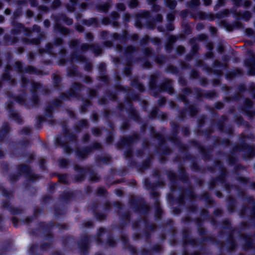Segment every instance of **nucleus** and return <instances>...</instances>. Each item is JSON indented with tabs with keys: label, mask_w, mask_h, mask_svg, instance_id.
<instances>
[{
	"label": "nucleus",
	"mask_w": 255,
	"mask_h": 255,
	"mask_svg": "<svg viewBox=\"0 0 255 255\" xmlns=\"http://www.w3.org/2000/svg\"><path fill=\"white\" fill-rule=\"evenodd\" d=\"M61 20L64 21L67 25H71L73 23V20L63 14H61L57 18V23L55 24L54 26L55 30L59 31L62 34H67L69 33V30L58 23V22Z\"/></svg>",
	"instance_id": "nucleus-1"
},
{
	"label": "nucleus",
	"mask_w": 255,
	"mask_h": 255,
	"mask_svg": "<svg viewBox=\"0 0 255 255\" xmlns=\"http://www.w3.org/2000/svg\"><path fill=\"white\" fill-rule=\"evenodd\" d=\"M90 48V45L87 43L82 44L78 50V52H84L87 51ZM78 51L74 52L71 55V59L72 61L84 62L86 58L82 55H79Z\"/></svg>",
	"instance_id": "nucleus-2"
},
{
	"label": "nucleus",
	"mask_w": 255,
	"mask_h": 255,
	"mask_svg": "<svg viewBox=\"0 0 255 255\" xmlns=\"http://www.w3.org/2000/svg\"><path fill=\"white\" fill-rule=\"evenodd\" d=\"M250 57L245 62L247 66L249 67V73L250 75H255V56L252 51L249 52Z\"/></svg>",
	"instance_id": "nucleus-3"
},
{
	"label": "nucleus",
	"mask_w": 255,
	"mask_h": 255,
	"mask_svg": "<svg viewBox=\"0 0 255 255\" xmlns=\"http://www.w3.org/2000/svg\"><path fill=\"white\" fill-rule=\"evenodd\" d=\"M161 90L166 91L169 94L173 92V89L172 87L171 82L167 80H166L161 86Z\"/></svg>",
	"instance_id": "nucleus-4"
},
{
	"label": "nucleus",
	"mask_w": 255,
	"mask_h": 255,
	"mask_svg": "<svg viewBox=\"0 0 255 255\" xmlns=\"http://www.w3.org/2000/svg\"><path fill=\"white\" fill-rule=\"evenodd\" d=\"M75 169L77 171L79 170V172L81 173L80 176L75 177V180L77 182L82 181L84 179V175L85 174V169L82 168L78 165H75Z\"/></svg>",
	"instance_id": "nucleus-5"
},
{
	"label": "nucleus",
	"mask_w": 255,
	"mask_h": 255,
	"mask_svg": "<svg viewBox=\"0 0 255 255\" xmlns=\"http://www.w3.org/2000/svg\"><path fill=\"white\" fill-rule=\"evenodd\" d=\"M207 13L201 11H198L192 14V17L195 18H199L201 20L207 19Z\"/></svg>",
	"instance_id": "nucleus-6"
},
{
	"label": "nucleus",
	"mask_w": 255,
	"mask_h": 255,
	"mask_svg": "<svg viewBox=\"0 0 255 255\" xmlns=\"http://www.w3.org/2000/svg\"><path fill=\"white\" fill-rule=\"evenodd\" d=\"M90 151L91 149L90 148H87L84 149H78L77 151V154L79 157L84 158L87 156Z\"/></svg>",
	"instance_id": "nucleus-7"
},
{
	"label": "nucleus",
	"mask_w": 255,
	"mask_h": 255,
	"mask_svg": "<svg viewBox=\"0 0 255 255\" xmlns=\"http://www.w3.org/2000/svg\"><path fill=\"white\" fill-rule=\"evenodd\" d=\"M236 14L238 17H241L246 20H249L252 17V14L249 11H246L244 12H239Z\"/></svg>",
	"instance_id": "nucleus-8"
},
{
	"label": "nucleus",
	"mask_w": 255,
	"mask_h": 255,
	"mask_svg": "<svg viewBox=\"0 0 255 255\" xmlns=\"http://www.w3.org/2000/svg\"><path fill=\"white\" fill-rule=\"evenodd\" d=\"M78 0H70V3L66 5V7L68 11L73 12L75 10Z\"/></svg>",
	"instance_id": "nucleus-9"
},
{
	"label": "nucleus",
	"mask_w": 255,
	"mask_h": 255,
	"mask_svg": "<svg viewBox=\"0 0 255 255\" xmlns=\"http://www.w3.org/2000/svg\"><path fill=\"white\" fill-rule=\"evenodd\" d=\"M82 85L78 83H75L70 91V95L71 96H75L76 95V91L80 90Z\"/></svg>",
	"instance_id": "nucleus-10"
},
{
	"label": "nucleus",
	"mask_w": 255,
	"mask_h": 255,
	"mask_svg": "<svg viewBox=\"0 0 255 255\" xmlns=\"http://www.w3.org/2000/svg\"><path fill=\"white\" fill-rule=\"evenodd\" d=\"M132 85L137 88L140 92H143L144 90V86L141 84L138 83L137 79L133 80Z\"/></svg>",
	"instance_id": "nucleus-11"
},
{
	"label": "nucleus",
	"mask_w": 255,
	"mask_h": 255,
	"mask_svg": "<svg viewBox=\"0 0 255 255\" xmlns=\"http://www.w3.org/2000/svg\"><path fill=\"white\" fill-rule=\"evenodd\" d=\"M110 3H106L103 4H100L98 6V8L104 12H107L109 8L111 6Z\"/></svg>",
	"instance_id": "nucleus-12"
},
{
	"label": "nucleus",
	"mask_w": 255,
	"mask_h": 255,
	"mask_svg": "<svg viewBox=\"0 0 255 255\" xmlns=\"http://www.w3.org/2000/svg\"><path fill=\"white\" fill-rule=\"evenodd\" d=\"M177 4L174 0H165V5L171 9H174Z\"/></svg>",
	"instance_id": "nucleus-13"
},
{
	"label": "nucleus",
	"mask_w": 255,
	"mask_h": 255,
	"mask_svg": "<svg viewBox=\"0 0 255 255\" xmlns=\"http://www.w3.org/2000/svg\"><path fill=\"white\" fill-rule=\"evenodd\" d=\"M26 44H32L34 45H38L40 43V39L39 38H34L32 39H26L24 41Z\"/></svg>",
	"instance_id": "nucleus-14"
},
{
	"label": "nucleus",
	"mask_w": 255,
	"mask_h": 255,
	"mask_svg": "<svg viewBox=\"0 0 255 255\" xmlns=\"http://www.w3.org/2000/svg\"><path fill=\"white\" fill-rule=\"evenodd\" d=\"M189 7L194 8L198 6L200 4V0H191V1L188 3Z\"/></svg>",
	"instance_id": "nucleus-15"
},
{
	"label": "nucleus",
	"mask_w": 255,
	"mask_h": 255,
	"mask_svg": "<svg viewBox=\"0 0 255 255\" xmlns=\"http://www.w3.org/2000/svg\"><path fill=\"white\" fill-rule=\"evenodd\" d=\"M176 40L175 37L171 36L169 37V43L166 45L167 49H171L172 48V44L174 43Z\"/></svg>",
	"instance_id": "nucleus-16"
},
{
	"label": "nucleus",
	"mask_w": 255,
	"mask_h": 255,
	"mask_svg": "<svg viewBox=\"0 0 255 255\" xmlns=\"http://www.w3.org/2000/svg\"><path fill=\"white\" fill-rule=\"evenodd\" d=\"M84 24L87 25H91L94 24H97V20L96 18H91L89 20H86L84 21Z\"/></svg>",
	"instance_id": "nucleus-17"
},
{
	"label": "nucleus",
	"mask_w": 255,
	"mask_h": 255,
	"mask_svg": "<svg viewBox=\"0 0 255 255\" xmlns=\"http://www.w3.org/2000/svg\"><path fill=\"white\" fill-rule=\"evenodd\" d=\"M80 44V41L77 39L71 40L69 43V46L71 48L76 47Z\"/></svg>",
	"instance_id": "nucleus-18"
},
{
	"label": "nucleus",
	"mask_w": 255,
	"mask_h": 255,
	"mask_svg": "<svg viewBox=\"0 0 255 255\" xmlns=\"http://www.w3.org/2000/svg\"><path fill=\"white\" fill-rule=\"evenodd\" d=\"M53 47V45L51 43H49L47 44L46 46L45 49H41L40 50V52H51L52 48Z\"/></svg>",
	"instance_id": "nucleus-19"
},
{
	"label": "nucleus",
	"mask_w": 255,
	"mask_h": 255,
	"mask_svg": "<svg viewBox=\"0 0 255 255\" xmlns=\"http://www.w3.org/2000/svg\"><path fill=\"white\" fill-rule=\"evenodd\" d=\"M156 77L155 75H152L151 76L150 81V87L151 88L155 87L156 85Z\"/></svg>",
	"instance_id": "nucleus-20"
},
{
	"label": "nucleus",
	"mask_w": 255,
	"mask_h": 255,
	"mask_svg": "<svg viewBox=\"0 0 255 255\" xmlns=\"http://www.w3.org/2000/svg\"><path fill=\"white\" fill-rule=\"evenodd\" d=\"M19 170L22 172L26 173L29 171V166L27 165H21L19 166Z\"/></svg>",
	"instance_id": "nucleus-21"
},
{
	"label": "nucleus",
	"mask_w": 255,
	"mask_h": 255,
	"mask_svg": "<svg viewBox=\"0 0 255 255\" xmlns=\"http://www.w3.org/2000/svg\"><path fill=\"white\" fill-rule=\"evenodd\" d=\"M91 47L93 48L94 52L97 54L99 55L102 52V50L99 46L91 45Z\"/></svg>",
	"instance_id": "nucleus-22"
},
{
	"label": "nucleus",
	"mask_w": 255,
	"mask_h": 255,
	"mask_svg": "<svg viewBox=\"0 0 255 255\" xmlns=\"http://www.w3.org/2000/svg\"><path fill=\"white\" fill-rule=\"evenodd\" d=\"M15 68L18 72L22 71V65L21 62L17 61L15 62Z\"/></svg>",
	"instance_id": "nucleus-23"
},
{
	"label": "nucleus",
	"mask_w": 255,
	"mask_h": 255,
	"mask_svg": "<svg viewBox=\"0 0 255 255\" xmlns=\"http://www.w3.org/2000/svg\"><path fill=\"white\" fill-rule=\"evenodd\" d=\"M116 7L119 10L124 11L126 9V6L123 3H118L116 4Z\"/></svg>",
	"instance_id": "nucleus-24"
},
{
	"label": "nucleus",
	"mask_w": 255,
	"mask_h": 255,
	"mask_svg": "<svg viewBox=\"0 0 255 255\" xmlns=\"http://www.w3.org/2000/svg\"><path fill=\"white\" fill-rule=\"evenodd\" d=\"M139 2L137 0H131L129 3V7L134 8L138 5Z\"/></svg>",
	"instance_id": "nucleus-25"
},
{
	"label": "nucleus",
	"mask_w": 255,
	"mask_h": 255,
	"mask_svg": "<svg viewBox=\"0 0 255 255\" xmlns=\"http://www.w3.org/2000/svg\"><path fill=\"white\" fill-rule=\"evenodd\" d=\"M68 164L67 160L65 159H61L59 160V165L60 166L64 167H66Z\"/></svg>",
	"instance_id": "nucleus-26"
},
{
	"label": "nucleus",
	"mask_w": 255,
	"mask_h": 255,
	"mask_svg": "<svg viewBox=\"0 0 255 255\" xmlns=\"http://www.w3.org/2000/svg\"><path fill=\"white\" fill-rule=\"evenodd\" d=\"M150 12L148 11H144L140 13H138L137 16L140 18H145L149 16Z\"/></svg>",
	"instance_id": "nucleus-27"
},
{
	"label": "nucleus",
	"mask_w": 255,
	"mask_h": 255,
	"mask_svg": "<svg viewBox=\"0 0 255 255\" xmlns=\"http://www.w3.org/2000/svg\"><path fill=\"white\" fill-rule=\"evenodd\" d=\"M60 82V78L57 75H54L53 76V82L55 84L56 86H58V84Z\"/></svg>",
	"instance_id": "nucleus-28"
},
{
	"label": "nucleus",
	"mask_w": 255,
	"mask_h": 255,
	"mask_svg": "<svg viewBox=\"0 0 255 255\" xmlns=\"http://www.w3.org/2000/svg\"><path fill=\"white\" fill-rule=\"evenodd\" d=\"M25 71L27 73H34L35 72V69L33 67L30 66H28L25 69Z\"/></svg>",
	"instance_id": "nucleus-29"
},
{
	"label": "nucleus",
	"mask_w": 255,
	"mask_h": 255,
	"mask_svg": "<svg viewBox=\"0 0 255 255\" xmlns=\"http://www.w3.org/2000/svg\"><path fill=\"white\" fill-rule=\"evenodd\" d=\"M59 180L64 183H67V176L65 175H62L59 176Z\"/></svg>",
	"instance_id": "nucleus-30"
},
{
	"label": "nucleus",
	"mask_w": 255,
	"mask_h": 255,
	"mask_svg": "<svg viewBox=\"0 0 255 255\" xmlns=\"http://www.w3.org/2000/svg\"><path fill=\"white\" fill-rule=\"evenodd\" d=\"M32 87L34 89V90L36 91L39 88H41L42 87L41 84L38 83H32Z\"/></svg>",
	"instance_id": "nucleus-31"
},
{
	"label": "nucleus",
	"mask_w": 255,
	"mask_h": 255,
	"mask_svg": "<svg viewBox=\"0 0 255 255\" xmlns=\"http://www.w3.org/2000/svg\"><path fill=\"white\" fill-rule=\"evenodd\" d=\"M62 42H63V40H62V39H61L60 38H56L54 41V45L56 46H58V45H61L62 43Z\"/></svg>",
	"instance_id": "nucleus-32"
},
{
	"label": "nucleus",
	"mask_w": 255,
	"mask_h": 255,
	"mask_svg": "<svg viewBox=\"0 0 255 255\" xmlns=\"http://www.w3.org/2000/svg\"><path fill=\"white\" fill-rule=\"evenodd\" d=\"M245 104L247 108H251L253 105V102L251 100L247 99L245 102Z\"/></svg>",
	"instance_id": "nucleus-33"
},
{
	"label": "nucleus",
	"mask_w": 255,
	"mask_h": 255,
	"mask_svg": "<svg viewBox=\"0 0 255 255\" xmlns=\"http://www.w3.org/2000/svg\"><path fill=\"white\" fill-rule=\"evenodd\" d=\"M111 17L114 19H118V18H119L120 17V15L116 11H113L111 13Z\"/></svg>",
	"instance_id": "nucleus-34"
},
{
	"label": "nucleus",
	"mask_w": 255,
	"mask_h": 255,
	"mask_svg": "<svg viewBox=\"0 0 255 255\" xmlns=\"http://www.w3.org/2000/svg\"><path fill=\"white\" fill-rule=\"evenodd\" d=\"M177 52L178 54H181L185 52V48L182 46H179L177 48Z\"/></svg>",
	"instance_id": "nucleus-35"
},
{
	"label": "nucleus",
	"mask_w": 255,
	"mask_h": 255,
	"mask_svg": "<svg viewBox=\"0 0 255 255\" xmlns=\"http://www.w3.org/2000/svg\"><path fill=\"white\" fill-rule=\"evenodd\" d=\"M215 18V14L211 13H207V19H208L209 20L212 21L214 20Z\"/></svg>",
	"instance_id": "nucleus-36"
},
{
	"label": "nucleus",
	"mask_w": 255,
	"mask_h": 255,
	"mask_svg": "<svg viewBox=\"0 0 255 255\" xmlns=\"http://www.w3.org/2000/svg\"><path fill=\"white\" fill-rule=\"evenodd\" d=\"M135 51V48L132 46H129L126 49V52L128 53H131Z\"/></svg>",
	"instance_id": "nucleus-37"
},
{
	"label": "nucleus",
	"mask_w": 255,
	"mask_h": 255,
	"mask_svg": "<svg viewBox=\"0 0 255 255\" xmlns=\"http://www.w3.org/2000/svg\"><path fill=\"white\" fill-rule=\"evenodd\" d=\"M190 111L192 116L195 115L198 112L197 109L193 106L190 107Z\"/></svg>",
	"instance_id": "nucleus-38"
},
{
	"label": "nucleus",
	"mask_w": 255,
	"mask_h": 255,
	"mask_svg": "<svg viewBox=\"0 0 255 255\" xmlns=\"http://www.w3.org/2000/svg\"><path fill=\"white\" fill-rule=\"evenodd\" d=\"M85 37H86V38L87 39V40H89V41H92L93 39V34L90 32L87 33L86 34Z\"/></svg>",
	"instance_id": "nucleus-39"
},
{
	"label": "nucleus",
	"mask_w": 255,
	"mask_h": 255,
	"mask_svg": "<svg viewBox=\"0 0 255 255\" xmlns=\"http://www.w3.org/2000/svg\"><path fill=\"white\" fill-rule=\"evenodd\" d=\"M68 74L71 76H74L77 75V71L75 69H71L69 70Z\"/></svg>",
	"instance_id": "nucleus-40"
},
{
	"label": "nucleus",
	"mask_w": 255,
	"mask_h": 255,
	"mask_svg": "<svg viewBox=\"0 0 255 255\" xmlns=\"http://www.w3.org/2000/svg\"><path fill=\"white\" fill-rule=\"evenodd\" d=\"M91 179L93 181H97L99 179V177L96 174H93L91 175Z\"/></svg>",
	"instance_id": "nucleus-41"
},
{
	"label": "nucleus",
	"mask_w": 255,
	"mask_h": 255,
	"mask_svg": "<svg viewBox=\"0 0 255 255\" xmlns=\"http://www.w3.org/2000/svg\"><path fill=\"white\" fill-rule=\"evenodd\" d=\"M16 2V4L19 6L25 5L26 4V1L25 0H18Z\"/></svg>",
	"instance_id": "nucleus-42"
},
{
	"label": "nucleus",
	"mask_w": 255,
	"mask_h": 255,
	"mask_svg": "<svg viewBox=\"0 0 255 255\" xmlns=\"http://www.w3.org/2000/svg\"><path fill=\"white\" fill-rule=\"evenodd\" d=\"M242 1V0H232L233 4L237 6L241 5Z\"/></svg>",
	"instance_id": "nucleus-43"
},
{
	"label": "nucleus",
	"mask_w": 255,
	"mask_h": 255,
	"mask_svg": "<svg viewBox=\"0 0 255 255\" xmlns=\"http://www.w3.org/2000/svg\"><path fill=\"white\" fill-rule=\"evenodd\" d=\"M157 113H158V110L157 109H155L153 110L151 112V113L150 114V117L151 118H154L157 114Z\"/></svg>",
	"instance_id": "nucleus-44"
},
{
	"label": "nucleus",
	"mask_w": 255,
	"mask_h": 255,
	"mask_svg": "<svg viewBox=\"0 0 255 255\" xmlns=\"http://www.w3.org/2000/svg\"><path fill=\"white\" fill-rule=\"evenodd\" d=\"M61 4V2L59 0H55L54 1L53 3V6L54 7H58Z\"/></svg>",
	"instance_id": "nucleus-45"
},
{
	"label": "nucleus",
	"mask_w": 255,
	"mask_h": 255,
	"mask_svg": "<svg viewBox=\"0 0 255 255\" xmlns=\"http://www.w3.org/2000/svg\"><path fill=\"white\" fill-rule=\"evenodd\" d=\"M12 116H13V119L17 120L18 122H21V119L19 118L18 115L16 113L12 114Z\"/></svg>",
	"instance_id": "nucleus-46"
},
{
	"label": "nucleus",
	"mask_w": 255,
	"mask_h": 255,
	"mask_svg": "<svg viewBox=\"0 0 255 255\" xmlns=\"http://www.w3.org/2000/svg\"><path fill=\"white\" fill-rule=\"evenodd\" d=\"M130 18V15L128 13H125L124 15V20L125 21L128 22L129 21V19Z\"/></svg>",
	"instance_id": "nucleus-47"
},
{
	"label": "nucleus",
	"mask_w": 255,
	"mask_h": 255,
	"mask_svg": "<svg viewBox=\"0 0 255 255\" xmlns=\"http://www.w3.org/2000/svg\"><path fill=\"white\" fill-rule=\"evenodd\" d=\"M27 79L23 76L21 78V84L23 87L25 86V84L27 83Z\"/></svg>",
	"instance_id": "nucleus-48"
},
{
	"label": "nucleus",
	"mask_w": 255,
	"mask_h": 255,
	"mask_svg": "<svg viewBox=\"0 0 255 255\" xmlns=\"http://www.w3.org/2000/svg\"><path fill=\"white\" fill-rule=\"evenodd\" d=\"M32 29H33V31H36L37 32H39L40 31V27L37 25H34L33 26Z\"/></svg>",
	"instance_id": "nucleus-49"
},
{
	"label": "nucleus",
	"mask_w": 255,
	"mask_h": 255,
	"mask_svg": "<svg viewBox=\"0 0 255 255\" xmlns=\"http://www.w3.org/2000/svg\"><path fill=\"white\" fill-rule=\"evenodd\" d=\"M93 134L95 135H99L100 134V130L99 128H95L93 130Z\"/></svg>",
	"instance_id": "nucleus-50"
},
{
	"label": "nucleus",
	"mask_w": 255,
	"mask_h": 255,
	"mask_svg": "<svg viewBox=\"0 0 255 255\" xmlns=\"http://www.w3.org/2000/svg\"><path fill=\"white\" fill-rule=\"evenodd\" d=\"M204 27V25L202 23H198L196 25V29L198 30L202 29Z\"/></svg>",
	"instance_id": "nucleus-51"
},
{
	"label": "nucleus",
	"mask_w": 255,
	"mask_h": 255,
	"mask_svg": "<svg viewBox=\"0 0 255 255\" xmlns=\"http://www.w3.org/2000/svg\"><path fill=\"white\" fill-rule=\"evenodd\" d=\"M167 17L169 20H170V21L173 20L174 19V15L172 13H169L167 15Z\"/></svg>",
	"instance_id": "nucleus-52"
},
{
	"label": "nucleus",
	"mask_w": 255,
	"mask_h": 255,
	"mask_svg": "<svg viewBox=\"0 0 255 255\" xmlns=\"http://www.w3.org/2000/svg\"><path fill=\"white\" fill-rule=\"evenodd\" d=\"M215 95V93L213 92H208L205 94V96L207 98H211Z\"/></svg>",
	"instance_id": "nucleus-53"
},
{
	"label": "nucleus",
	"mask_w": 255,
	"mask_h": 255,
	"mask_svg": "<svg viewBox=\"0 0 255 255\" xmlns=\"http://www.w3.org/2000/svg\"><path fill=\"white\" fill-rule=\"evenodd\" d=\"M204 4L206 6L210 5L212 4V0H203Z\"/></svg>",
	"instance_id": "nucleus-54"
},
{
	"label": "nucleus",
	"mask_w": 255,
	"mask_h": 255,
	"mask_svg": "<svg viewBox=\"0 0 255 255\" xmlns=\"http://www.w3.org/2000/svg\"><path fill=\"white\" fill-rule=\"evenodd\" d=\"M76 29L77 31L79 32H82L84 31V28L81 25H77L76 27Z\"/></svg>",
	"instance_id": "nucleus-55"
},
{
	"label": "nucleus",
	"mask_w": 255,
	"mask_h": 255,
	"mask_svg": "<svg viewBox=\"0 0 255 255\" xmlns=\"http://www.w3.org/2000/svg\"><path fill=\"white\" fill-rule=\"evenodd\" d=\"M26 15L28 17H31L33 15V13L31 10H27L26 11Z\"/></svg>",
	"instance_id": "nucleus-56"
},
{
	"label": "nucleus",
	"mask_w": 255,
	"mask_h": 255,
	"mask_svg": "<svg viewBox=\"0 0 255 255\" xmlns=\"http://www.w3.org/2000/svg\"><path fill=\"white\" fill-rule=\"evenodd\" d=\"M106 191L104 188H99L98 190V193L99 195H104Z\"/></svg>",
	"instance_id": "nucleus-57"
},
{
	"label": "nucleus",
	"mask_w": 255,
	"mask_h": 255,
	"mask_svg": "<svg viewBox=\"0 0 255 255\" xmlns=\"http://www.w3.org/2000/svg\"><path fill=\"white\" fill-rule=\"evenodd\" d=\"M215 17L219 19L222 18L223 17H224L223 15V13H222L221 11L217 13V14H215Z\"/></svg>",
	"instance_id": "nucleus-58"
},
{
	"label": "nucleus",
	"mask_w": 255,
	"mask_h": 255,
	"mask_svg": "<svg viewBox=\"0 0 255 255\" xmlns=\"http://www.w3.org/2000/svg\"><path fill=\"white\" fill-rule=\"evenodd\" d=\"M206 47L209 50H211L213 49V46L212 43L209 42L206 45Z\"/></svg>",
	"instance_id": "nucleus-59"
},
{
	"label": "nucleus",
	"mask_w": 255,
	"mask_h": 255,
	"mask_svg": "<svg viewBox=\"0 0 255 255\" xmlns=\"http://www.w3.org/2000/svg\"><path fill=\"white\" fill-rule=\"evenodd\" d=\"M160 9V6L158 5H156V4H154L153 6V10L154 11H158Z\"/></svg>",
	"instance_id": "nucleus-60"
},
{
	"label": "nucleus",
	"mask_w": 255,
	"mask_h": 255,
	"mask_svg": "<svg viewBox=\"0 0 255 255\" xmlns=\"http://www.w3.org/2000/svg\"><path fill=\"white\" fill-rule=\"evenodd\" d=\"M30 129H29V128H27V127L23 128L22 130V132H23L24 133H28L30 132Z\"/></svg>",
	"instance_id": "nucleus-61"
},
{
	"label": "nucleus",
	"mask_w": 255,
	"mask_h": 255,
	"mask_svg": "<svg viewBox=\"0 0 255 255\" xmlns=\"http://www.w3.org/2000/svg\"><path fill=\"white\" fill-rule=\"evenodd\" d=\"M64 151L67 153H70L71 151V149L67 145H66L64 147Z\"/></svg>",
	"instance_id": "nucleus-62"
},
{
	"label": "nucleus",
	"mask_w": 255,
	"mask_h": 255,
	"mask_svg": "<svg viewBox=\"0 0 255 255\" xmlns=\"http://www.w3.org/2000/svg\"><path fill=\"white\" fill-rule=\"evenodd\" d=\"M162 19H163V17H162V15H161V14H158L156 17V20L157 21L160 22L162 21Z\"/></svg>",
	"instance_id": "nucleus-63"
},
{
	"label": "nucleus",
	"mask_w": 255,
	"mask_h": 255,
	"mask_svg": "<svg viewBox=\"0 0 255 255\" xmlns=\"http://www.w3.org/2000/svg\"><path fill=\"white\" fill-rule=\"evenodd\" d=\"M28 57L30 60H32L34 58V54L32 52H30L28 54Z\"/></svg>",
	"instance_id": "nucleus-64"
}]
</instances>
